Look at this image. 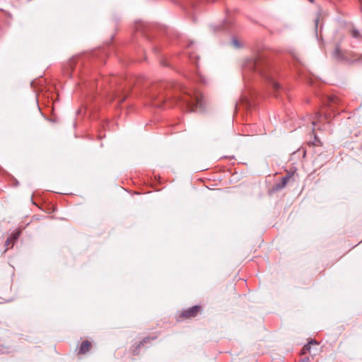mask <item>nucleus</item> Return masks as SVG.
I'll return each instance as SVG.
<instances>
[{
    "label": "nucleus",
    "mask_w": 362,
    "mask_h": 362,
    "mask_svg": "<svg viewBox=\"0 0 362 362\" xmlns=\"http://www.w3.org/2000/svg\"><path fill=\"white\" fill-rule=\"evenodd\" d=\"M245 69L253 71L263 77L274 89V96H278L277 93L282 89V87L275 79L276 71L267 60L260 57L249 59L245 64Z\"/></svg>",
    "instance_id": "f257e3e1"
},
{
    "label": "nucleus",
    "mask_w": 362,
    "mask_h": 362,
    "mask_svg": "<svg viewBox=\"0 0 362 362\" xmlns=\"http://www.w3.org/2000/svg\"><path fill=\"white\" fill-rule=\"evenodd\" d=\"M183 93L182 97L176 98V103L185 106L189 111H196L203 108L202 95L197 90H189L181 87Z\"/></svg>",
    "instance_id": "f03ea898"
},
{
    "label": "nucleus",
    "mask_w": 362,
    "mask_h": 362,
    "mask_svg": "<svg viewBox=\"0 0 362 362\" xmlns=\"http://www.w3.org/2000/svg\"><path fill=\"white\" fill-rule=\"evenodd\" d=\"M201 307L199 305L192 306L186 310L183 311L182 316L185 318H190L197 316L198 313L200 311Z\"/></svg>",
    "instance_id": "7ed1b4c3"
},
{
    "label": "nucleus",
    "mask_w": 362,
    "mask_h": 362,
    "mask_svg": "<svg viewBox=\"0 0 362 362\" xmlns=\"http://www.w3.org/2000/svg\"><path fill=\"white\" fill-rule=\"evenodd\" d=\"M91 346V342H90L88 340L83 341L81 344L78 354H84L87 353L90 350Z\"/></svg>",
    "instance_id": "20e7f679"
},
{
    "label": "nucleus",
    "mask_w": 362,
    "mask_h": 362,
    "mask_svg": "<svg viewBox=\"0 0 362 362\" xmlns=\"http://www.w3.org/2000/svg\"><path fill=\"white\" fill-rule=\"evenodd\" d=\"M315 345L317 346L318 343L315 340H310L307 344H305L302 350H301V354H305L307 353H310L311 346Z\"/></svg>",
    "instance_id": "39448f33"
},
{
    "label": "nucleus",
    "mask_w": 362,
    "mask_h": 362,
    "mask_svg": "<svg viewBox=\"0 0 362 362\" xmlns=\"http://www.w3.org/2000/svg\"><path fill=\"white\" fill-rule=\"evenodd\" d=\"M288 177H282L281 181L279 183L276 184L275 188L276 189H281L285 187L286 185L288 184Z\"/></svg>",
    "instance_id": "423d86ee"
},
{
    "label": "nucleus",
    "mask_w": 362,
    "mask_h": 362,
    "mask_svg": "<svg viewBox=\"0 0 362 362\" xmlns=\"http://www.w3.org/2000/svg\"><path fill=\"white\" fill-rule=\"evenodd\" d=\"M322 117V115L320 112H316L315 114V117L312 120V124L313 126H316L317 123L320 121L321 118Z\"/></svg>",
    "instance_id": "0eeeda50"
},
{
    "label": "nucleus",
    "mask_w": 362,
    "mask_h": 362,
    "mask_svg": "<svg viewBox=\"0 0 362 362\" xmlns=\"http://www.w3.org/2000/svg\"><path fill=\"white\" fill-rule=\"evenodd\" d=\"M21 233V231L20 230H16L11 236V241H14L18 239Z\"/></svg>",
    "instance_id": "6e6552de"
},
{
    "label": "nucleus",
    "mask_w": 362,
    "mask_h": 362,
    "mask_svg": "<svg viewBox=\"0 0 362 362\" xmlns=\"http://www.w3.org/2000/svg\"><path fill=\"white\" fill-rule=\"evenodd\" d=\"M351 34L352 37L354 38H360L361 37L359 31L356 28L351 29Z\"/></svg>",
    "instance_id": "1a4fd4ad"
},
{
    "label": "nucleus",
    "mask_w": 362,
    "mask_h": 362,
    "mask_svg": "<svg viewBox=\"0 0 362 362\" xmlns=\"http://www.w3.org/2000/svg\"><path fill=\"white\" fill-rule=\"evenodd\" d=\"M156 337H145L142 341L140 342V344L138 346V347H140L141 346H143L144 344L148 342L150 340H153L155 339Z\"/></svg>",
    "instance_id": "9d476101"
},
{
    "label": "nucleus",
    "mask_w": 362,
    "mask_h": 362,
    "mask_svg": "<svg viewBox=\"0 0 362 362\" xmlns=\"http://www.w3.org/2000/svg\"><path fill=\"white\" fill-rule=\"evenodd\" d=\"M231 42H232L233 45L235 47H236V48H239V47H241V45H240V42H239V41H238V39H236V38H233V39L232 40Z\"/></svg>",
    "instance_id": "9b49d317"
},
{
    "label": "nucleus",
    "mask_w": 362,
    "mask_h": 362,
    "mask_svg": "<svg viewBox=\"0 0 362 362\" xmlns=\"http://www.w3.org/2000/svg\"><path fill=\"white\" fill-rule=\"evenodd\" d=\"M299 362H311V361H310V359L309 358V357L306 356V357L301 358Z\"/></svg>",
    "instance_id": "f8f14e48"
},
{
    "label": "nucleus",
    "mask_w": 362,
    "mask_h": 362,
    "mask_svg": "<svg viewBox=\"0 0 362 362\" xmlns=\"http://www.w3.org/2000/svg\"><path fill=\"white\" fill-rule=\"evenodd\" d=\"M11 242H12V241H11V238H8L6 240V243H5L6 246V247H8V246L11 243Z\"/></svg>",
    "instance_id": "ddd939ff"
},
{
    "label": "nucleus",
    "mask_w": 362,
    "mask_h": 362,
    "mask_svg": "<svg viewBox=\"0 0 362 362\" xmlns=\"http://www.w3.org/2000/svg\"><path fill=\"white\" fill-rule=\"evenodd\" d=\"M293 173H288L285 177H288V181H289L290 179L293 177Z\"/></svg>",
    "instance_id": "4468645a"
},
{
    "label": "nucleus",
    "mask_w": 362,
    "mask_h": 362,
    "mask_svg": "<svg viewBox=\"0 0 362 362\" xmlns=\"http://www.w3.org/2000/svg\"><path fill=\"white\" fill-rule=\"evenodd\" d=\"M339 52V47H337L334 51V54L337 55V54H338Z\"/></svg>",
    "instance_id": "2eb2a0df"
},
{
    "label": "nucleus",
    "mask_w": 362,
    "mask_h": 362,
    "mask_svg": "<svg viewBox=\"0 0 362 362\" xmlns=\"http://www.w3.org/2000/svg\"><path fill=\"white\" fill-rule=\"evenodd\" d=\"M69 66L70 69L72 70L73 69V67H72L73 66V62H70Z\"/></svg>",
    "instance_id": "dca6fc26"
},
{
    "label": "nucleus",
    "mask_w": 362,
    "mask_h": 362,
    "mask_svg": "<svg viewBox=\"0 0 362 362\" xmlns=\"http://www.w3.org/2000/svg\"><path fill=\"white\" fill-rule=\"evenodd\" d=\"M124 100H125V98H119V103H122Z\"/></svg>",
    "instance_id": "f3484780"
},
{
    "label": "nucleus",
    "mask_w": 362,
    "mask_h": 362,
    "mask_svg": "<svg viewBox=\"0 0 362 362\" xmlns=\"http://www.w3.org/2000/svg\"><path fill=\"white\" fill-rule=\"evenodd\" d=\"M325 119H327L328 118V115L327 114L325 115Z\"/></svg>",
    "instance_id": "a211bd4d"
},
{
    "label": "nucleus",
    "mask_w": 362,
    "mask_h": 362,
    "mask_svg": "<svg viewBox=\"0 0 362 362\" xmlns=\"http://www.w3.org/2000/svg\"><path fill=\"white\" fill-rule=\"evenodd\" d=\"M0 352L3 353V351L1 350V349L0 348Z\"/></svg>",
    "instance_id": "6ab92c4d"
}]
</instances>
